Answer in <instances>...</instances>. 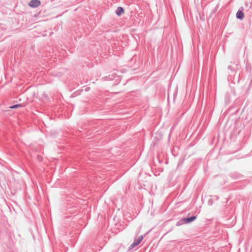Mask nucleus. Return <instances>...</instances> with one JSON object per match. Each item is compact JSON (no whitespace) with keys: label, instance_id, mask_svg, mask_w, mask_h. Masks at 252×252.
<instances>
[{"label":"nucleus","instance_id":"f03ea898","mask_svg":"<svg viewBox=\"0 0 252 252\" xmlns=\"http://www.w3.org/2000/svg\"><path fill=\"white\" fill-rule=\"evenodd\" d=\"M143 239V236L142 235L140 236L137 239H135L133 242L130 245L128 248L129 250H132L136 246L138 245Z\"/></svg>","mask_w":252,"mask_h":252},{"label":"nucleus","instance_id":"f257e3e1","mask_svg":"<svg viewBox=\"0 0 252 252\" xmlns=\"http://www.w3.org/2000/svg\"><path fill=\"white\" fill-rule=\"evenodd\" d=\"M196 219V216H191V217H189V218H184L181 219L177 225H180V224H182L183 223H190V222L193 221V220H194Z\"/></svg>","mask_w":252,"mask_h":252},{"label":"nucleus","instance_id":"39448f33","mask_svg":"<svg viewBox=\"0 0 252 252\" xmlns=\"http://www.w3.org/2000/svg\"><path fill=\"white\" fill-rule=\"evenodd\" d=\"M124 12V10L123 8L121 7H118L116 11V13L118 16H120Z\"/></svg>","mask_w":252,"mask_h":252},{"label":"nucleus","instance_id":"20e7f679","mask_svg":"<svg viewBox=\"0 0 252 252\" xmlns=\"http://www.w3.org/2000/svg\"><path fill=\"white\" fill-rule=\"evenodd\" d=\"M243 8L242 10H239L236 13V17L237 19L242 20L244 18V14L243 11Z\"/></svg>","mask_w":252,"mask_h":252},{"label":"nucleus","instance_id":"7ed1b4c3","mask_svg":"<svg viewBox=\"0 0 252 252\" xmlns=\"http://www.w3.org/2000/svg\"><path fill=\"white\" fill-rule=\"evenodd\" d=\"M41 4L39 0H32L29 3V6L31 7L35 8L38 7Z\"/></svg>","mask_w":252,"mask_h":252},{"label":"nucleus","instance_id":"423d86ee","mask_svg":"<svg viewBox=\"0 0 252 252\" xmlns=\"http://www.w3.org/2000/svg\"><path fill=\"white\" fill-rule=\"evenodd\" d=\"M22 106V105L21 104H18L12 105V106H10L9 108L10 109H16V108H17L19 107H21Z\"/></svg>","mask_w":252,"mask_h":252}]
</instances>
